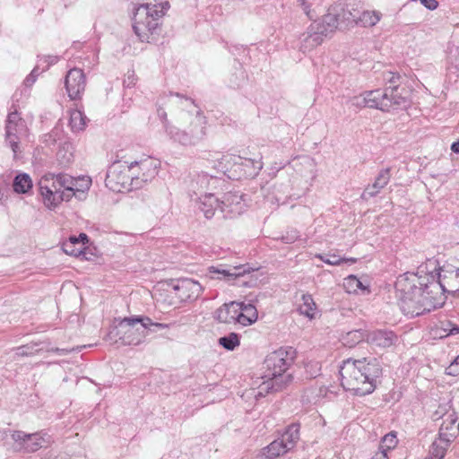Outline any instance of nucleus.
Segmentation results:
<instances>
[{
    "instance_id": "34",
    "label": "nucleus",
    "mask_w": 459,
    "mask_h": 459,
    "mask_svg": "<svg viewBox=\"0 0 459 459\" xmlns=\"http://www.w3.org/2000/svg\"><path fill=\"white\" fill-rule=\"evenodd\" d=\"M220 345L228 351H234L240 345L239 335L236 333H230V334L221 337L218 340Z\"/></svg>"
},
{
    "instance_id": "50",
    "label": "nucleus",
    "mask_w": 459,
    "mask_h": 459,
    "mask_svg": "<svg viewBox=\"0 0 459 459\" xmlns=\"http://www.w3.org/2000/svg\"><path fill=\"white\" fill-rule=\"evenodd\" d=\"M232 159L233 157L230 155L223 156V160H225L227 162H230Z\"/></svg>"
},
{
    "instance_id": "20",
    "label": "nucleus",
    "mask_w": 459,
    "mask_h": 459,
    "mask_svg": "<svg viewBox=\"0 0 459 459\" xmlns=\"http://www.w3.org/2000/svg\"><path fill=\"white\" fill-rule=\"evenodd\" d=\"M70 184L69 190L66 191V195H68V202L75 197L78 200H83L86 196L88 190L91 186V178L90 177H79L74 178L69 175Z\"/></svg>"
},
{
    "instance_id": "18",
    "label": "nucleus",
    "mask_w": 459,
    "mask_h": 459,
    "mask_svg": "<svg viewBox=\"0 0 459 459\" xmlns=\"http://www.w3.org/2000/svg\"><path fill=\"white\" fill-rule=\"evenodd\" d=\"M65 84L71 100L80 99L86 86L85 76L82 70L78 68L69 70L65 77Z\"/></svg>"
},
{
    "instance_id": "32",
    "label": "nucleus",
    "mask_w": 459,
    "mask_h": 459,
    "mask_svg": "<svg viewBox=\"0 0 459 459\" xmlns=\"http://www.w3.org/2000/svg\"><path fill=\"white\" fill-rule=\"evenodd\" d=\"M32 187V180L28 174H19L13 181V190L19 194H26Z\"/></svg>"
},
{
    "instance_id": "33",
    "label": "nucleus",
    "mask_w": 459,
    "mask_h": 459,
    "mask_svg": "<svg viewBox=\"0 0 459 459\" xmlns=\"http://www.w3.org/2000/svg\"><path fill=\"white\" fill-rule=\"evenodd\" d=\"M366 337V334L361 330H352L346 333L342 337V342L345 346L350 348L355 346L356 344L361 342Z\"/></svg>"
},
{
    "instance_id": "10",
    "label": "nucleus",
    "mask_w": 459,
    "mask_h": 459,
    "mask_svg": "<svg viewBox=\"0 0 459 459\" xmlns=\"http://www.w3.org/2000/svg\"><path fill=\"white\" fill-rule=\"evenodd\" d=\"M137 167L130 169L127 162L114 163L106 177V186L114 192H124L136 189L132 176L135 175Z\"/></svg>"
},
{
    "instance_id": "15",
    "label": "nucleus",
    "mask_w": 459,
    "mask_h": 459,
    "mask_svg": "<svg viewBox=\"0 0 459 459\" xmlns=\"http://www.w3.org/2000/svg\"><path fill=\"white\" fill-rule=\"evenodd\" d=\"M158 161L150 157L129 164L130 169L137 167L135 175L132 176L134 187L140 188L143 183L154 178L158 173Z\"/></svg>"
},
{
    "instance_id": "24",
    "label": "nucleus",
    "mask_w": 459,
    "mask_h": 459,
    "mask_svg": "<svg viewBox=\"0 0 459 459\" xmlns=\"http://www.w3.org/2000/svg\"><path fill=\"white\" fill-rule=\"evenodd\" d=\"M367 340L375 346L387 348L394 343L396 336L393 332L379 330L368 333L367 335Z\"/></svg>"
},
{
    "instance_id": "48",
    "label": "nucleus",
    "mask_w": 459,
    "mask_h": 459,
    "mask_svg": "<svg viewBox=\"0 0 459 459\" xmlns=\"http://www.w3.org/2000/svg\"><path fill=\"white\" fill-rule=\"evenodd\" d=\"M79 239V242L81 243H83L84 244V240L87 239V235L84 234V233H81L79 238H77Z\"/></svg>"
},
{
    "instance_id": "11",
    "label": "nucleus",
    "mask_w": 459,
    "mask_h": 459,
    "mask_svg": "<svg viewBox=\"0 0 459 459\" xmlns=\"http://www.w3.org/2000/svg\"><path fill=\"white\" fill-rule=\"evenodd\" d=\"M27 136L28 128L25 121L17 112L10 113L5 126V142L12 149L14 159L22 152L21 143Z\"/></svg>"
},
{
    "instance_id": "45",
    "label": "nucleus",
    "mask_w": 459,
    "mask_h": 459,
    "mask_svg": "<svg viewBox=\"0 0 459 459\" xmlns=\"http://www.w3.org/2000/svg\"><path fill=\"white\" fill-rule=\"evenodd\" d=\"M30 348L29 347H20L18 348V351H17V354L19 355H22V356H28V355H31L32 354V351H29Z\"/></svg>"
},
{
    "instance_id": "43",
    "label": "nucleus",
    "mask_w": 459,
    "mask_h": 459,
    "mask_svg": "<svg viewBox=\"0 0 459 459\" xmlns=\"http://www.w3.org/2000/svg\"><path fill=\"white\" fill-rule=\"evenodd\" d=\"M421 4H423L429 10H436L438 7V2L437 0H420Z\"/></svg>"
},
{
    "instance_id": "25",
    "label": "nucleus",
    "mask_w": 459,
    "mask_h": 459,
    "mask_svg": "<svg viewBox=\"0 0 459 459\" xmlns=\"http://www.w3.org/2000/svg\"><path fill=\"white\" fill-rule=\"evenodd\" d=\"M288 452L287 448L279 439L273 441L266 447L263 448L258 457L260 459H275Z\"/></svg>"
},
{
    "instance_id": "44",
    "label": "nucleus",
    "mask_w": 459,
    "mask_h": 459,
    "mask_svg": "<svg viewBox=\"0 0 459 459\" xmlns=\"http://www.w3.org/2000/svg\"><path fill=\"white\" fill-rule=\"evenodd\" d=\"M35 69L30 73V74L25 79L24 82L27 86H30L35 82Z\"/></svg>"
},
{
    "instance_id": "39",
    "label": "nucleus",
    "mask_w": 459,
    "mask_h": 459,
    "mask_svg": "<svg viewBox=\"0 0 459 459\" xmlns=\"http://www.w3.org/2000/svg\"><path fill=\"white\" fill-rule=\"evenodd\" d=\"M446 448L434 442L429 450V456L426 459H443L446 455Z\"/></svg>"
},
{
    "instance_id": "14",
    "label": "nucleus",
    "mask_w": 459,
    "mask_h": 459,
    "mask_svg": "<svg viewBox=\"0 0 459 459\" xmlns=\"http://www.w3.org/2000/svg\"><path fill=\"white\" fill-rule=\"evenodd\" d=\"M352 104L363 108L368 107L383 111H389L392 108V101L389 99L388 90L382 91L380 90L368 91L356 96L352 100Z\"/></svg>"
},
{
    "instance_id": "8",
    "label": "nucleus",
    "mask_w": 459,
    "mask_h": 459,
    "mask_svg": "<svg viewBox=\"0 0 459 459\" xmlns=\"http://www.w3.org/2000/svg\"><path fill=\"white\" fill-rule=\"evenodd\" d=\"M169 8V2L160 4H145L139 5L134 13L133 28L142 41L147 40L158 27V21Z\"/></svg>"
},
{
    "instance_id": "29",
    "label": "nucleus",
    "mask_w": 459,
    "mask_h": 459,
    "mask_svg": "<svg viewBox=\"0 0 459 459\" xmlns=\"http://www.w3.org/2000/svg\"><path fill=\"white\" fill-rule=\"evenodd\" d=\"M299 311L306 317L314 319L316 314V305L309 294H303L301 297V303L299 306Z\"/></svg>"
},
{
    "instance_id": "9",
    "label": "nucleus",
    "mask_w": 459,
    "mask_h": 459,
    "mask_svg": "<svg viewBox=\"0 0 459 459\" xmlns=\"http://www.w3.org/2000/svg\"><path fill=\"white\" fill-rule=\"evenodd\" d=\"M214 319L221 324L249 326L258 320V311L253 304L231 301L216 309Z\"/></svg>"
},
{
    "instance_id": "27",
    "label": "nucleus",
    "mask_w": 459,
    "mask_h": 459,
    "mask_svg": "<svg viewBox=\"0 0 459 459\" xmlns=\"http://www.w3.org/2000/svg\"><path fill=\"white\" fill-rule=\"evenodd\" d=\"M299 439V426L297 424H291L286 429L279 440L282 442L287 450L290 451L295 446Z\"/></svg>"
},
{
    "instance_id": "38",
    "label": "nucleus",
    "mask_w": 459,
    "mask_h": 459,
    "mask_svg": "<svg viewBox=\"0 0 459 459\" xmlns=\"http://www.w3.org/2000/svg\"><path fill=\"white\" fill-rule=\"evenodd\" d=\"M398 443V439L396 435L393 432L386 434L381 440L379 450L385 452L387 454L388 451L394 449Z\"/></svg>"
},
{
    "instance_id": "46",
    "label": "nucleus",
    "mask_w": 459,
    "mask_h": 459,
    "mask_svg": "<svg viewBox=\"0 0 459 459\" xmlns=\"http://www.w3.org/2000/svg\"><path fill=\"white\" fill-rule=\"evenodd\" d=\"M257 278H254L253 276H250V279L248 281H243V285H247L249 287L255 286L256 284Z\"/></svg>"
},
{
    "instance_id": "4",
    "label": "nucleus",
    "mask_w": 459,
    "mask_h": 459,
    "mask_svg": "<svg viewBox=\"0 0 459 459\" xmlns=\"http://www.w3.org/2000/svg\"><path fill=\"white\" fill-rule=\"evenodd\" d=\"M294 355L295 351L291 348H280L266 356L262 376L264 381L255 394L256 398L271 391H280L291 382L292 377L286 371L293 363Z\"/></svg>"
},
{
    "instance_id": "35",
    "label": "nucleus",
    "mask_w": 459,
    "mask_h": 459,
    "mask_svg": "<svg viewBox=\"0 0 459 459\" xmlns=\"http://www.w3.org/2000/svg\"><path fill=\"white\" fill-rule=\"evenodd\" d=\"M389 93V99L392 101L393 107H406L408 104L407 98L403 96V93L399 91L398 87L387 89Z\"/></svg>"
},
{
    "instance_id": "3",
    "label": "nucleus",
    "mask_w": 459,
    "mask_h": 459,
    "mask_svg": "<svg viewBox=\"0 0 459 459\" xmlns=\"http://www.w3.org/2000/svg\"><path fill=\"white\" fill-rule=\"evenodd\" d=\"M380 372L381 368L376 359H348L342 362L340 369L342 385L357 395L369 394L376 388V379Z\"/></svg>"
},
{
    "instance_id": "26",
    "label": "nucleus",
    "mask_w": 459,
    "mask_h": 459,
    "mask_svg": "<svg viewBox=\"0 0 459 459\" xmlns=\"http://www.w3.org/2000/svg\"><path fill=\"white\" fill-rule=\"evenodd\" d=\"M221 205L225 208H229L230 213H240L243 211L242 195L238 193H227L225 194L223 200L221 202Z\"/></svg>"
},
{
    "instance_id": "13",
    "label": "nucleus",
    "mask_w": 459,
    "mask_h": 459,
    "mask_svg": "<svg viewBox=\"0 0 459 459\" xmlns=\"http://www.w3.org/2000/svg\"><path fill=\"white\" fill-rule=\"evenodd\" d=\"M12 439L14 441L18 450L26 453L36 452L51 443L50 437L42 432L26 434L23 431L16 430L12 434Z\"/></svg>"
},
{
    "instance_id": "17",
    "label": "nucleus",
    "mask_w": 459,
    "mask_h": 459,
    "mask_svg": "<svg viewBox=\"0 0 459 459\" xmlns=\"http://www.w3.org/2000/svg\"><path fill=\"white\" fill-rule=\"evenodd\" d=\"M251 271L254 270L246 265L233 266L229 269L211 266L208 268L206 277L209 280H220L230 282L247 274L249 275Z\"/></svg>"
},
{
    "instance_id": "30",
    "label": "nucleus",
    "mask_w": 459,
    "mask_h": 459,
    "mask_svg": "<svg viewBox=\"0 0 459 459\" xmlns=\"http://www.w3.org/2000/svg\"><path fill=\"white\" fill-rule=\"evenodd\" d=\"M382 18V13L379 11H364L359 15V19L356 21L358 24H360L361 26L368 28V27H373Z\"/></svg>"
},
{
    "instance_id": "2",
    "label": "nucleus",
    "mask_w": 459,
    "mask_h": 459,
    "mask_svg": "<svg viewBox=\"0 0 459 459\" xmlns=\"http://www.w3.org/2000/svg\"><path fill=\"white\" fill-rule=\"evenodd\" d=\"M179 108L174 116L173 124L168 123L166 113L161 115L165 120L166 132L174 142L181 145H196L206 136V117L189 99H181Z\"/></svg>"
},
{
    "instance_id": "40",
    "label": "nucleus",
    "mask_w": 459,
    "mask_h": 459,
    "mask_svg": "<svg viewBox=\"0 0 459 459\" xmlns=\"http://www.w3.org/2000/svg\"><path fill=\"white\" fill-rule=\"evenodd\" d=\"M441 328L446 333V336L459 333V326L454 325L450 321L442 322Z\"/></svg>"
},
{
    "instance_id": "36",
    "label": "nucleus",
    "mask_w": 459,
    "mask_h": 459,
    "mask_svg": "<svg viewBox=\"0 0 459 459\" xmlns=\"http://www.w3.org/2000/svg\"><path fill=\"white\" fill-rule=\"evenodd\" d=\"M64 251L71 255H78L83 249V243L79 242L76 237H71L69 241L63 246Z\"/></svg>"
},
{
    "instance_id": "49",
    "label": "nucleus",
    "mask_w": 459,
    "mask_h": 459,
    "mask_svg": "<svg viewBox=\"0 0 459 459\" xmlns=\"http://www.w3.org/2000/svg\"><path fill=\"white\" fill-rule=\"evenodd\" d=\"M262 168H263L262 162H260V161L255 162V169L257 170H260Z\"/></svg>"
},
{
    "instance_id": "42",
    "label": "nucleus",
    "mask_w": 459,
    "mask_h": 459,
    "mask_svg": "<svg viewBox=\"0 0 459 459\" xmlns=\"http://www.w3.org/2000/svg\"><path fill=\"white\" fill-rule=\"evenodd\" d=\"M299 5L301 6V8L303 9V11L305 12V13L310 18L312 19L313 17V14L311 13L312 11H311V5L310 4H308L307 0H298Z\"/></svg>"
},
{
    "instance_id": "21",
    "label": "nucleus",
    "mask_w": 459,
    "mask_h": 459,
    "mask_svg": "<svg viewBox=\"0 0 459 459\" xmlns=\"http://www.w3.org/2000/svg\"><path fill=\"white\" fill-rule=\"evenodd\" d=\"M325 38L316 29L315 26L309 25L307 31L300 37L299 49L303 53L310 52L316 47L320 46Z\"/></svg>"
},
{
    "instance_id": "23",
    "label": "nucleus",
    "mask_w": 459,
    "mask_h": 459,
    "mask_svg": "<svg viewBox=\"0 0 459 459\" xmlns=\"http://www.w3.org/2000/svg\"><path fill=\"white\" fill-rule=\"evenodd\" d=\"M390 181V169H382L377 177L376 178L374 183L369 185L365 189L362 194V198H368L377 195Z\"/></svg>"
},
{
    "instance_id": "37",
    "label": "nucleus",
    "mask_w": 459,
    "mask_h": 459,
    "mask_svg": "<svg viewBox=\"0 0 459 459\" xmlns=\"http://www.w3.org/2000/svg\"><path fill=\"white\" fill-rule=\"evenodd\" d=\"M316 257L319 258L321 261L330 265H340L343 262H350L353 264L357 261L355 258H341L339 255L335 254L328 255L327 257L318 254L316 255Z\"/></svg>"
},
{
    "instance_id": "7",
    "label": "nucleus",
    "mask_w": 459,
    "mask_h": 459,
    "mask_svg": "<svg viewBox=\"0 0 459 459\" xmlns=\"http://www.w3.org/2000/svg\"><path fill=\"white\" fill-rule=\"evenodd\" d=\"M163 286L164 294H160L161 301L169 307H178L185 302H193L204 290L197 281L188 278L170 280Z\"/></svg>"
},
{
    "instance_id": "19",
    "label": "nucleus",
    "mask_w": 459,
    "mask_h": 459,
    "mask_svg": "<svg viewBox=\"0 0 459 459\" xmlns=\"http://www.w3.org/2000/svg\"><path fill=\"white\" fill-rule=\"evenodd\" d=\"M434 274H437V279L446 292H458L459 294V268L446 265L440 272L437 267Z\"/></svg>"
},
{
    "instance_id": "12",
    "label": "nucleus",
    "mask_w": 459,
    "mask_h": 459,
    "mask_svg": "<svg viewBox=\"0 0 459 459\" xmlns=\"http://www.w3.org/2000/svg\"><path fill=\"white\" fill-rule=\"evenodd\" d=\"M347 14H351V13L346 11L343 6L332 5L325 15L311 22L310 25L315 26L321 35L326 38L336 30L342 21L347 19Z\"/></svg>"
},
{
    "instance_id": "41",
    "label": "nucleus",
    "mask_w": 459,
    "mask_h": 459,
    "mask_svg": "<svg viewBox=\"0 0 459 459\" xmlns=\"http://www.w3.org/2000/svg\"><path fill=\"white\" fill-rule=\"evenodd\" d=\"M446 373L450 376H456L459 374V357L446 368Z\"/></svg>"
},
{
    "instance_id": "47",
    "label": "nucleus",
    "mask_w": 459,
    "mask_h": 459,
    "mask_svg": "<svg viewBox=\"0 0 459 459\" xmlns=\"http://www.w3.org/2000/svg\"><path fill=\"white\" fill-rule=\"evenodd\" d=\"M451 150L455 153H459V140L452 144Z\"/></svg>"
},
{
    "instance_id": "31",
    "label": "nucleus",
    "mask_w": 459,
    "mask_h": 459,
    "mask_svg": "<svg viewBox=\"0 0 459 459\" xmlns=\"http://www.w3.org/2000/svg\"><path fill=\"white\" fill-rule=\"evenodd\" d=\"M87 117L79 109H73L70 112L69 126L73 132H80L85 129Z\"/></svg>"
},
{
    "instance_id": "51",
    "label": "nucleus",
    "mask_w": 459,
    "mask_h": 459,
    "mask_svg": "<svg viewBox=\"0 0 459 459\" xmlns=\"http://www.w3.org/2000/svg\"><path fill=\"white\" fill-rule=\"evenodd\" d=\"M4 193L2 192V190H0V203L4 199Z\"/></svg>"
},
{
    "instance_id": "6",
    "label": "nucleus",
    "mask_w": 459,
    "mask_h": 459,
    "mask_svg": "<svg viewBox=\"0 0 459 459\" xmlns=\"http://www.w3.org/2000/svg\"><path fill=\"white\" fill-rule=\"evenodd\" d=\"M70 178L65 173H47L39 181L42 202L48 210L56 209L62 202H68L65 190H69Z\"/></svg>"
},
{
    "instance_id": "22",
    "label": "nucleus",
    "mask_w": 459,
    "mask_h": 459,
    "mask_svg": "<svg viewBox=\"0 0 459 459\" xmlns=\"http://www.w3.org/2000/svg\"><path fill=\"white\" fill-rule=\"evenodd\" d=\"M199 199V209L204 212L207 219L212 218L218 209L223 212L221 202L212 193H205L204 195L197 197Z\"/></svg>"
},
{
    "instance_id": "1",
    "label": "nucleus",
    "mask_w": 459,
    "mask_h": 459,
    "mask_svg": "<svg viewBox=\"0 0 459 459\" xmlns=\"http://www.w3.org/2000/svg\"><path fill=\"white\" fill-rule=\"evenodd\" d=\"M437 265V260H429L416 273H407L397 278L395 290L404 315L417 316L443 306L446 291L434 274Z\"/></svg>"
},
{
    "instance_id": "5",
    "label": "nucleus",
    "mask_w": 459,
    "mask_h": 459,
    "mask_svg": "<svg viewBox=\"0 0 459 459\" xmlns=\"http://www.w3.org/2000/svg\"><path fill=\"white\" fill-rule=\"evenodd\" d=\"M151 326L166 327L163 324L153 323L149 317H125L109 331L107 340L122 345H140L147 337Z\"/></svg>"
},
{
    "instance_id": "28",
    "label": "nucleus",
    "mask_w": 459,
    "mask_h": 459,
    "mask_svg": "<svg viewBox=\"0 0 459 459\" xmlns=\"http://www.w3.org/2000/svg\"><path fill=\"white\" fill-rule=\"evenodd\" d=\"M343 288L348 293L357 294L359 291L361 293H368V285H366L355 275H349L343 280Z\"/></svg>"
},
{
    "instance_id": "16",
    "label": "nucleus",
    "mask_w": 459,
    "mask_h": 459,
    "mask_svg": "<svg viewBox=\"0 0 459 459\" xmlns=\"http://www.w3.org/2000/svg\"><path fill=\"white\" fill-rule=\"evenodd\" d=\"M222 180L217 177L210 176L207 173H198L190 180L189 191L197 197L204 195L210 190H214L220 186Z\"/></svg>"
}]
</instances>
